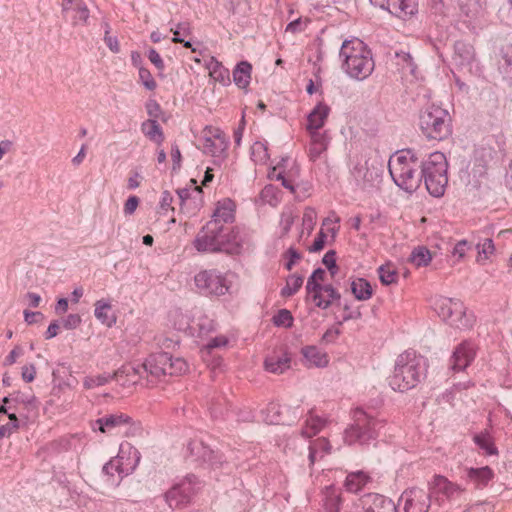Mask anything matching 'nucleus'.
<instances>
[{
  "instance_id": "50",
  "label": "nucleus",
  "mask_w": 512,
  "mask_h": 512,
  "mask_svg": "<svg viewBox=\"0 0 512 512\" xmlns=\"http://www.w3.org/2000/svg\"><path fill=\"white\" fill-rule=\"evenodd\" d=\"M139 79L147 90L153 91L156 89L157 83L147 68L139 67Z\"/></svg>"
},
{
  "instance_id": "29",
  "label": "nucleus",
  "mask_w": 512,
  "mask_h": 512,
  "mask_svg": "<svg viewBox=\"0 0 512 512\" xmlns=\"http://www.w3.org/2000/svg\"><path fill=\"white\" fill-rule=\"evenodd\" d=\"M329 111L330 108L323 103L316 105L307 117V130L312 131L322 128L329 114Z\"/></svg>"
},
{
  "instance_id": "12",
  "label": "nucleus",
  "mask_w": 512,
  "mask_h": 512,
  "mask_svg": "<svg viewBox=\"0 0 512 512\" xmlns=\"http://www.w3.org/2000/svg\"><path fill=\"white\" fill-rule=\"evenodd\" d=\"M228 228L227 226L217 224L215 221L207 222L194 240V246L197 251L220 252Z\"/></svg>"
},
{
  "instance_id": "38",
  "label": "nucleus",
  "mask_w": 512,
  "mask_h": 512,
  "mask_svg": "<svg viewBox=\"0 0 512 512\" xmlns=\"http://www.w3.org/2000/svg\"><path fill=\"white\" fill-rule=\"evenodd\" d=\"M342 507V498L340 494L332 487L326 488L324 497V509L326 512H340Z\"/></svg>"
},
{
  "instance_id": "34",
  "label": "nucleus",
  "mask_w": 512,
  "mask_h": 512,
  "mask_svg": "<svg viewBox=\"0 0 512 512\" xmlns=\"http://www.w3.org/2000/svg\"><path fill=\"white\" fill-rule=\"evenodd\" d=\"M492 476L493 472L488 466L466 470L467 479L472 481L477 487L486 485Z\"/></svg>"
},
{
  "instance_id": "8",
  "label": "nucleus",
  "mask_w": 512,
  "mask_h": 512,
  "mask_svg": "<svg viewBox=\"0 0 512 512\" xmlns=\"http://www.w3.org/2000/svg\"><path fill=\"white\" fill-rule=\"evenodd\" d=\"M354 423L346 428L344 441L349 445L354 443L366 444L370 440L376 439L381 421L369 416L361 408L353 411Z\"/></svg>"
},
{
  "instance_id": "59",
  "label": "nucleus",
  "mask_w": 512,
  "mask_h": 512,
  "mask_svg": "<svg viewBox=\"0 0 512 512\" xmlns=\"http://www.w3.org/2000/svg\"><path fill=\"white\" fill-rule=\"evenodd\" d=\"M286 256L289 258L288 262L285 264V268L287 270H291L295 263L301 259V254L293 247H290L287 252Z\"/></svg>"
},
{
  "instance_id": "37",
  "label": "nucleus",
  "mask_w": 512,
  "mask_h": 512,
  "mask_svg": "<svg viewBox=\"0 0 512 512\" xmlns=\"http://www.w3.org/2000/svg\"><path fill=\"white\" fill-rule=\"evenodd\" d=\"M351 291L355 298L360 301L370 299L373 294V290L370 283L364 278H358L352 281Z\"/></svg>"
},
{
  "instance_id": "49",
  "label": "nucleus",
  "mask_w": 512,
  "mask_h": 512,
  "mask_svg": "<svg viewBox=\"0 0 512 512\" xmlns=\"http://www.w3.org/2000/svg\"><path fill=\"white\" fill-rule=\"evenodd\" d=\"M9 422L0 426V439L10 436L14 431L19 428V420L14 413L8 414Z\"/></svg>"
},
{
  "instance_id": "45",
  "label": "nucleus",
  "mask_w": 512,
  "mask_h": 512,
  "mask_svg": "<svg viewBox=\"0 0 512 512\" xmlns=\"http://www.w3.org/2000/svg\"><path fill=\"white\" fill-rule=\"evenodd\" d=\"M210 69V75L217 81L224 82L226 79H228V70L225 69L220 62L215 60L214 58L211 59V62L209 64Z\"/></svg>"
},
{
  "instance_id": "21",
  "label": "nucleus",
  "mask_w": 512,
  "mask_h": 512,
  "mask_svg": "<svg viewBox=\"0 0 512 512\" xmlns=\"http://www.w3.org/2000/svg\"><path fill=\"white\" fill-rule=\"evenodd\" d=\"M291 357L288 352L281 349L267 355L264 361L266 371L274 374H282L290 368Z\"/></svg>"
},
{
  "instance_id": "48",
  "label": "nucleus",
  "mask_w": 512,
  "mask_h": 512,
  "mask_svg": "<svg viewBox=\"0 0 512 512\" xmlns=\"http://www.w3.org/2000/svg\"><path fill=\"white\" fill-rule=\"evenodd\" d=\"M273 324L276 326L291 327L293 324V316L287 309H281L273 316Z\"/></svg>"
},
{
  "instance_id": "32",
  "label": "nucleus",
  "mask_w": 512,
  "mask_h": 512,
  "mask_svg": "<svg viewBox=\"0 0 512 512\" xmlns=\"http://www.w3.org/2000/svg\"><path fill=\"white\" fill-rule=\"evenodd\" d=\"M143 134L157 145H161L164 141V134L158 121L155 119H148L141 125Z\"/></svg>"
},
{
  "instance_id": "30",
  "label": "nucleus",
  "mask_w": 512,
  "mask_h": 512,
  "mask_svg": "<svg viewBox=\"0 0 512 512\" xmlns=\"http://www.w3.org/2000/svg\"><path fill=\"white\" fill-rule=\"evenodd\" d=\"M327 420L314 415L313 409L309 410L305 420V426L301 429V436L311 438L318 434L326 425Z\"/></svg>"
},
{
  "instance_id": "10",
  "label": "nucleus",
  "mask_w": 512,
  "mask_h": 512,
  "mask_svg": "<svg viewBox=\"0 0 512 512\" xmlns=\"http://www.w3.org/2000/svg\"><path fill=\"white\" fill-rule=\"evenodd\" d=\"M200 481L195 475H187L165 493V501L172 509L188 505L200 490Z\"/></svg>"
},
{
  "instance_id": "52",
  "label": "nucleus",
  "mask_w": 512,
  "mask_h": 512,
  "mask_svg": "<svg viewBox=\"0 0 512 512\" xmlns=\"http://www.w3.org/2000/svg\"><path fill=\"white\" fill-rule=\"evenodd\" d=\"M322 295L324 297V301H329L330 305L334 301H339L341 298L340 293L330 284L323 285Z\"/></svg>"
},
{
  "instance_id": "26",
  "label": "nucleus",
  "mask_w": 512,
  "mask_h": 512,
  "mask_svg": "<svg viewBox=\"0 0 512 512\" xmlns=\"http://www.w3.org/2000/svg\"><path fill=\"white\" fill-rule=\"evenodd\" d=\"M50 396V404L60 403L63 406H68L73 401L72 387L67 381H61L53 385Z\"/></svg>"
},
{
  "instance_id": "20",
  "label": "nucleus",
  "mask_w": 512,
  "mask_h": 512,
  "mask_svg": "<svg viewBox=\"0 0 512 512\" xmlns=\"http://www.w3.org/2000/svg\"><path fill=\"white\" fill-rule=\"evenodd\" d=\"M135 374V370L131 366H122L112 374H100L97 376H87L83 380V386L85 389H93L95 387L103 386L111 380H116L119 384H126L122 382L123 375Z\"/></svg>"
},
{
  "instance_id": "7",
  "label": "nucleus",
  "mask_w": 512,
  "mask_h": 512,
  "mask_svg": "<svg viewBox=\"0 0 512 512\" xmlns=\"http://www.w3.org/2000/svg\"><path fill=\"white\" fill-rule=\"evenodd\" d=\"M354 423L346 428L344 441L349 445L354 443L366 444L370 440L376 439L381 421L369 416L361 408L353 411Z\"/></svg>"
},
{
  "instance_id": "62",
  "label": "nucleus",
  "mask_w": 512,
  "mask_h": 512,
  "mask_svg": "<svg viewBox=\"0 0 512 512\" xmlns=\"http://www.w3.org/2000/svg\"><path fill=\"white\" fill-rule=\"evenodd\" d=\"M139 202L140 200L137 196H130L124 204L125 215H132L136 211Z\"/></svg>"
},
{
  "instance_id": "25",
  "label": "nucleus",
  "mask_w": 512,
  "mask_h": 512,
  "mask_svg": "<svg viewBox=\"0 0 512 512\" xmlns=\"http://www.w3.org/2000/svg\"><path fill=\"white\" fill-rule=\"evenodd\" d=\"M130 421L131 418L126 414H110L97 419L94 428L98 426V430L102 433H112L116 428L127 425Z\"/></svg>"
},
{
  "instance_id": "1",
  "label": "nucleus",
  "mask_w": 512,
  "mask_h": 512,
  "mask_svg": "<svg viewBox=\"0 0 512 512\" xmlns=\"http://www.w3.org/2000/svg\"><path fill=\"white\" fill-rule=\"evenodd\" d=\"M424 365L423 357L415 351H405L396 359L393 374L388 378L389 386L400 392L416 387L425 377Z\"/></svg>"
},
{
  "instance_id": "14",
  "label": "nucleus",
  "mask_w": 512,
  "mask_h": 512,
  "mask_svg": "<svg viewBox=\"0 0 512 512\" xmlns=\"http://www.w3.org/2000/svg\"><path fill=\"white\" fill-rule=\"evenodd\" d=\"M194 280L197 288L205 294L221 296L229 289L226 278L214 269L200 271Z\"/></svg>"
},
{
  "instance_id": "42",
  "label": "nucleus",
  "mask_w": 512,
  "mask_h": 512,
  "mask_svg": "<svg viewBox=\"0 0 512 512\" xmlns=\"http://www.w3.org/2000/svg\"><path fill=\"white\" fill-rule=\"evenodd\" d=\"M303 277L297 274L290 275L286 280V285L281 290L282 297L294 295L302 286Z\"/></svg>"
},
{
  "instance_id": "46",
  "label": "nucleus",
  "mask_w": 512,
  "mask_h": 512,
  "mask_svg": "<svg viewBox=\"0 0 512 512\" xmlns=\"http://www.w3.org/2000/svg\"><path fill=\"white\" fill-rule=\"evenodd\" d=\"M476 248L478 250L477 260H486L490 255L494 253L495 247L491 238H486L483 243H477Z\"/></svg>"
},
{
  "instance_id": "56",
  "label": "nucleus",
  "mask_w": 512,
  "mask_h": 512,
  "mask_svg": "<svg viewBox=\"0 0 512 512\" xmlns=\"http://www.w3.org/2000/svg\"><path fill=\"white\" fill-rule=\"evenodd\" d=\"M148 58L150 62L160 71L163 72L165 69L164 62L159 53L154 49L150 48L148 51Z\"/></svg>"
},
{
  "instance_id": "43",
  "label": "nucleus",
  "mask_w": 512,
  "mask_h": 512,
  "mask_svg": "<svg viewBox=\"0 0 512 512\" xmlns=\"http://www.w3.org/2000/svg\"><path fill=\"white\" fill-rule=\"evenodd\" d=\"M279 194L280 190L276 186L268 184L261 190L260 197L269 205L276 206L280 201Z\"/></svg>"
},
{
  "instance_id": "33",
  "label": "nucleus",
  "mask_w": 512,
  "mask_h": 512,
  "mask_svg": "<svg viewBox=\"0 0 512 512\" xmlns=\"http://www.w3.org/2000/svg\"><path fill=\"white\" fill-rule=\"evenodd\" d=\"M252 66L247 61H242L233 71V80L239 88H246L251 79Z\"/></svg>"
},
{
  "instance_id": "28",
  "label": "nucleus",
  "mask_w": 512,
  "mask_h": 512,
  "mask_svg": "<svg viewBox=\"0 0 512 512\" xmlns=\"http://www.w3.org/2000/svg\"><path fill=\"white\" fill-rule=\"evenodd\" d=\"M454 60L459 66H469L475 60V49L470 43L457 41L454 44Z\"/></svg>"
},
{
  "instance_id": "6",
  "label": "nucleus",
  "mask_w": 512,
  "mask_h": 512,
  "mask_svg": "<svg viewBox=\"0 0 512 512\" xmlns=\"http://www.w3.org/2000/svg\"><path fill=\"white\" fill-rule=\"evenodd\" d=\"M141 366L142 372L151 377V382L162 376L182 375L188 370V364L181 357L173 358L169 353L159 352L149 355Z\"/></svg>"
},
{
  "instance_id": "64",
  "label": "nucleus",
  "mask_w": 512,
  "mask_h": 512,
  "mask_svg": "<svg viewBox=\"0 0 512 512\" xmlns=\"http://www.w3.org/2000/svg\"><path fill=\"white\" fill-rule=\"evenodd\" d=\"M464 512H493V506L489 503H476L471 505Z\"/></svg>"
},
{
  "instance_id": "53",
  "label": "nucleus",
  "mask_w": 512,
  "mask_h": 512,
  "mask_svg": "<svg viewBox=\"0 0 512 512\" xmlns=\"http://www.w3.org/2000/svg\"><path fill=\"white\" fill-rule=\"evenodd\" d=\"M130 366L135 370V374L134 375L133 374H131V375L124 374L123 378H122V382H126V384H120L121 386L128 387V386L136 384L138 379L143 374L140 365H138V366L130 365Z\"/></svg>"
},
{
  "instance_id": "18",
  "label": "nucleus",
  "mask_w": 512,
  "mask_h": 512,
  "mask_svg": "<svg viewBox=\"0 0 512 512\" xmlns=\"http://www.w3.org/2000/svg\"><path fill=\"white\" fill-rule=\"evenodd\" d=\"M62 13L72 20V25H87L90 11L83 0H63L61 3Z\"/></svg>"
},
{
  "instance_id": "35",
  "label": "nucleus",
  "mask_w": 512,
  "mask_h": 512,
  "mask_svg": "<svg viewBox=\"0 0 512 512\" xmlns=\"http://www.w3.org/2000/svg\"><path fill=\"white\" fill-rule=\"evenodd\" d=\"M304 358L309 362L310 365L316 367H325L328 364V358L325 353H322L315 346H306L302 349Z\"/></svg>"
},
{
  "instance_id": "23",
  "label": "nucleus",
  "mask_w": 512,
  "mask_h": 512,
  "mask_svg": "<svg viewBox=\"0 0 512 512\" xmlns=\"http://www.w3.org/2000/svg\"><path fill=\"white\" fill-rule=\"evenodd\" d=\"M461 12L468 18L473 32L485 26V12L478 0L462 4Z\"/></svg>"
},
{
  "instance_id": "40",
  "label": "nucleus",
  "mask_w": 512,
  "mask_h": 512,
  "mask_svg": "<svg viewBox=\"0 0 512 512\" xmlns=\"http://www.w3.org/2000/svg\"><path fill=\"white\" fill-rule=\"evenodd\" d=\"M378 275H379L380 282L383 285L388 286V285L397 283L398 272L393 267V265L391 263L381 265L378 268Z\"/></svg>"
},
{
  "instance_id": "19",
  "label": "nucleus",
  "mask_w": 512,
  "mask_h": 512,
  "mask_svg": "<svg viewBox=\"0 0 512 512\" xmlns=\"http://www.w3.org/2000/svg\"><path fill=\"white\" fill-rule=\"evenodd\" d=\"M177 195L180 200V209L195 214L202 206V189L194 186L193 189L179 188Z\"/></svg>"
},
{
  "instance_id": "2",
  "label": "nucleus",
  "mask_w": 512,
  "mask_h": 512,
  "mask_svg": "<svg viewBox=\"0 0 512 512\" xmlns=\"http://www.w3.org/2000/svg\"><path fill=\"white\" fill-rule=\"evenodd\" d=\"M339 56L343 59V69L351 78L364 80L374 70L371 50L359 38L345 40Z\"/></svg>"
},
{
  "instance_id": "15",
  "label": "nucleus",
  "mask_w": 512,
  "mask_h": 512,
  "mask_svg": "<svg viewBox=\"0 0 512 512\" xmlns=\"http://www.w3.org/2000/svg\"><path fill=\"white\" fill-rule=\"evenodd\" d=\"M193 460L202 464H208L212 469H217L224 463L223 456L211 450L202 441L194 440L188 445Z\"/></svg>"
},
{
  "instance_id": "54",
  "label": "nucleus",
  "mask_w": 512,
  "mask_h": 512,
  "mask_svg": "<svg viewBox=\"0 0 512 512\" xmlns=\"http://www.w3.org/2000/svg\"><path fill=\"white\" fill-rule=\"evenodd\" d=\"M316 220V211L311 208L307 207L303 214V225L309 230H313Z\"/></svg>"
},
{
  "instance_id": "31",
  "label": "nucleus",
  "mask_w": 512,
  "mask_h": 512,
  "mask_svg": "<svg viewBox=\"0 0 512 512\" xmlns=\"http://www.w3.org/2000/svg\"><path fill=\"white\" fill-rule=\"evenodd\" d=\"M322 287L323 285L313 276L308 278L306 284L307 294L311 295L313 302L318 308L327 309L330 307V302L324 301Z\"/></svg>"
},
{
  "instance_id": "22",
  "label": "nucleus",
  "mask_w": 512,
  "mask_h": 512,
  "mask_svg": "<svg viewBox=\"0 0 512 512\" xmlns=\"http://www.w3.org/2000/svg\"><path fill=\"white\" fill-rule=\"evenodd\" d=\"M474 347L467 342L460 344L451 357V367L454 371H463L475 357Z\"/></svg>"
},
{
  "instance_id": "63",
  "label": "nucleus",
  "mask_w": 512,
  "mask_h": 512,
  "mask_svg": "<svg viewBox=\"0 0 512 512\" xmlns=\"http://www.w3.org/2000/svg\"><path fill=\"white\" fill-rule=\"evenodd\" d=\"M81 323V317L79 314H69L63 321V326L66 329H75Z\"/></svg>"
},
{
  "instance_id": "9",
  "label": "nucleus",
  "mask_w": 512,
  "mask_h": 512,
  "mask_svg": "<svg viewBox=\"0 0 512 512\" xmlns=\"http://www.w3.org/2000/svg\"><path fill=\"white\" fill-rule=\"evenodd\" d=\"M431 494L439 505H443L447 501L451 506L457 508L468 500V493L465 488L442 475L434 476L431 484Z\"/></svg>"
},
{
  "instance_id": "27",
  "label": "nucleus",
  "mask_w": 512,
  "mask_h": 512,
  "mask_svg": "<svg viewBox=\"0 0 512 512\" xmlns=\"http://www.w3.org/2000/svg\"><path fill=\"white\" fill-rule=\"evenodd\" d=\"M332 446L330 441L325 437H319L310 442L308 447L309 465L312 466L318 459H322L325 455L331 453Z\"/></svg>"
},
{
  "instance_id": "24",
  "label": "nucleus",
  "mask_w": 512,
  "mask_h": 512,
  "mask_svg": "<svg viewBox=\"0 0 512 512\" xmlns=\"http://www.w3.org/2000/svg\"><path fill=\"white\" fill-rule=\"evenodd\" d=\"M235 208V203L229 198L218 201L210 221L224 226L232 223L235 218Z\"/></svg>"
},
{
  "instance_id": "58",
  "label": "nucleus",
  "mask_w": 512,
  "mask_h": 512,
  "mask_svg": "<svg viewBox=\"0 0 512 512\" xmlns=\"http://www.w3.org/2000/svg\"><path fill=\"white\" fill-rule=\"evenodd\" d=\"M35 376L36 367L34 364H28L22 367L21 377L25 382H32L35 379Z\"/></svg>"
},
{
  "instance_id": "16",
  "label": "nucleus",
  "mask_w": 512,
  "mask_h": 512,
  "mask_svg": "<svg viewBox=\"0 0 512 512\" xmlns=\"http://www.w3.org/2000/svg\"><path fill=\"white\" fill-rule=\"evenodd\" d=\"M370 2L401 19L411 17L418 11L417 0H370Z\"/></svg>"
},
{
  "instance_id": "41",
  "label": "nucleus",
  "mask_w": 512,
  "mask_h": 512,
  "mask_svg": "<svg viewBox=\"0 0 512 512\" xmlns=\"http://www.w3.org/2000/svg\"><path fill=\"white\" fill-rule=\"evenodd\" d=\"M409 260L417 267L427 266L431 261V253L426 247H417L411 252Z\"/></svg>"
},
{
  "instance_id": "44",
  "label": "nucleus",
  "mask_w": 512,
  "mask_h": 512,
  "mask_svg": "<svg viewBox=\"0 0 512 512\" xmlns=\"http://www.w3.org/2000/svg\"><path fill=\"white\" fill-rule=\"evenodd\" d=\"M474 442L488 455H493L497 453V450L493 445L491 437L488 433L482 432L480 434H476L474 436Z\"/></svg>"
},
{
  "instance_id": "13",
  "label": "nucleus",
  "mask_w": 512,
  "mask_h": 512,
  "mask_svg": "<svg viewBox=\"0 0 512 512\" xmlns=\"http://www.w3.org/2000/svg\"><path fill=\"white\" fill-rule=\"evenodd\" d=\"M431 492L412 488L402 493L396 505L397 512H428L431 505Z\"/></svg>"
},
{
  "instance_id": "39",
  "label": "nucleus",
  "mask_w": 512,
  "mask_h": 512,
  "mask_svg": "<svg viewBox=\"0 0 512 512\" xmlns=\"http://www.w3.org/2000/svg\"><path fill=\"white\" fill-rule=\"evenodd\" d=\"M111 310V305L103 300H99L95 303L94 314L95 317L102 323L111 327L116 322L114 316H109L108 312Z\"/></svg>"
},
{
  "instance_id": "11",
  "label": "nucleus",
  "mask_w": 512,
  "mask_h": 512,
  "mask_svg": "<svg viewBox=\"0 0 512 512\" xmlns=\"http://www.w3.org/2000/svg\"><path fill=\"white\" fill-rule=\"evenodd\" d=\"M435 310L453 327L466 329L471 326V319L467 317L464 305L459 299L442 297L435 302Z\"/></svg>"
},
{
  "instance_id": "3",
  "label": "nucleus",
  "mask_w": 512,
  "mask_h": 512,
  "mask_svg": "<svg viewBox=\"0 0 512 512\" xmlns=\"http://www.w3.org/2000/svg\"><path fill=\"white\" fill-rule=\"evenodd\" d=\"M388 169L395 184L406 192H414L421 184V162L411 149L392 156Z\"/></svg>"
},
{
  "instance_id": "5",
  "label": "nucleus",
  "mask_w": 512,
  "mask_h": 512,
  "mask_svg": "<svg viewBox=\"0 0 512 512\" xmlns=\"http://www.w3.org/2000/svg\"><path fill=\"white\" fill-rule=\"evenodd\" d=\"M423 134L432 140H444L451 134V117L447 110L436 105L427 106L420 114Z\"/></svg>"
},
{
  "instance_id": "51",
  "label": "nucleus",
  "mask_w": 512,
  "mask_h": 512,
  "mask_svg": "<svg viewBox=\"0 0 512 512\" xmlns=\"http://www.w3.org/2000/svg\"><path fill=\"white\" fill-rule=\"evenodd\" d=\"M364 483V476L361 473L351 474L347 477L345 485L349 491H357Z\"/></svg>"
},
{
  "instance_id": "47",
  "label": "nucleus",
  "mask_w": 512,
  "mask_h": 512,
  "mask_svg": "<svg viewBox=\"0 0 512 512\" xmlns=\"http://www.w3.org/2000/svg\"><path fill=\"white\" fill-rule=\"evenodd\" d=\"M227 343L228 339L225 336H216L210 339L201 350L203 358L206 359V356L210 355L213 349L224 347Z\"/></svg>"
},
{
  "instance_id": "60",
  "label": "nucleus",
  "mask_w": 512,
  "mask_h": 512,
  "mask_svg": "<svg viewBox=\"0 0 512 512\" xmlns=\"http://www.w3.org/2000/svg\"><path fill=\"white\" fill-rule=\"evenodd\" d=\"M344 314H343V322L349 321V320H356L360 319L362 314L358 308L352 309L348 304H345L343 306Z\"/></svg>"
},
{
  "instance_id": "57",
  "label": "nucleus",
  "mask_w": 512,
  "mask_h": 512,
  "mask_svg": "<svg viewBox=\"0 0 512 512\" xmlns=\"http://www.w3.org/2000/svg\"><path fill=\"white\" fill-rule=\"evenodd\" d=\"M327 235L326 233L321 229L315 238L313 244L309 247V252H318L324 248L325 242H326Z\"/></svg>"
},
{
  "instance_id": "36",
  "label": "nucleus",
  "mask_w": 512,
  "mask_h": 512,
  "mask_svg": "<svg viewBox=\"0 0 512 512\" xmlns=\"http://www.w3.org/2000/svg\"><path fill=\"white\" fill-rule=\"evenodd\" d=\"M223 245L221 246L220 252L228 254H238L241 249V238L237 231L232 228H228L226 237L224 238Z\"/></svg>"
},
{
  "instance_id": "61",
  "label": "nucleus",
  "mask_w": 512,
  "mask_h": 512,
  "mask_svg": "<svg viewBox=\"0 0 512 512\" xmlns=\"http://www.w3.org/2000/svg\"><path fill=\"white\" fill-rule=\"evenodd\" d=\"M397 57L403 62V69L409 70L411 74H414L416 66L414 65L412 61V57L409 53L402 52L396 54Z\"/></svg>"
},
{
  "instance_id": "55",
  "label": "nucleus",
  "mask_w": 512,
  "mask_h": 512,
  "mask_svg": "<svg viewBox=\"0 0 512 512\" xmlns=\"http://www.w3.org/2000/svg\"><path fill=\"white\" fill-rule=\"evenodd\" d=\"M146 111L147 114L151 117L150 119L157 120L161 113V107L156 100L150 99L146 102Z\"/></svg>"
},
{
  "instance_id": "4",
  "label": "nucleus",
  "mask_w": 512,
  "mask_h": 512,
  "mask_svg": "<svg viewBox=\"0 0 512 512\" xmlns=\"http://www.w3.org/2000/svg\"><path fill=\"white\" fill-rule=\"evenodd\" d=\"M447 168L448 163L442 152H433L421 161V181H424L427 191L434 197H440L445 192Z\"/></svg>"
},
{
  "instance_id": "17",
  "label": "nucleus",
  "mask_w": 512,
  "mask_h": 512,
  "mask_svg": "<svg viewBox=\"0 0 512 512\" xmlns=\"http://www.w3.org/2000/svg\"><path fill=\"white\" fill-rule=\"evenodd\" d=\"M203 151L213 157H222L228 147L225 134L218 128H206Z\"/></svg>"
}]
</instances>
